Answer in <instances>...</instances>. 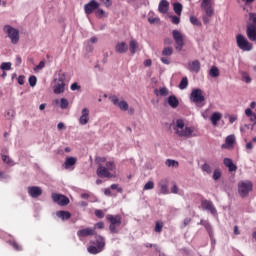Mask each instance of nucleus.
Segmentation results:
<instances>
[{
    "label": "nucleus",
    "mask_w": 256,
    "mask_h": 256,
    "mask_svg": "<svg viewBox=\"0 0 256 256\" xmlns=\"http://www.w3.org/2000/svg\"><path fill=\"white\" fill-rule=\"evenodd\" d=\"M18 83H19V85H25V76L20 75L18 77Z\"/></svg>",
    "instance_id": "bf43d9fd"
},
{
    "label": "nucleus",
    "mask_w": 256,
    "mask_h": 256,
    "mask_svg": "<svg viewBox=\"0 0 256 256\" xmlns=\"http://www.w3.org/2000/svg\"><path fill=\"white\" fill-rule=\"evenodd\" d=\"M190 23H192V25H196V27H201V21H199L195 16L190 17Z\"/></svg>",
    "instance_id": "a18cd8bd"
},
{
    "label": "nucleus",
    "mask_w": 256,
    "mask_h": 256,
    "mask_svg": "<svg viewBox=\"0 0 256 256\" xmlns=\"http://www.w3.org/2000/svg\"><path fill=\"white\" fill-rule=\"evenodd\" d=\"M171 19L174 25H179V23H181V18H179L178 16H171Z\"/></svg>",
    "instance_id": "6e6d98bb"
},
{
    "label": "nucleus",
    "mask_w": 256,
    "mask_h": 256,
    "mask_svg": "<svg viewBox=\"0 0 256 256\" xmlns=\"http://www.w3.org/2000/svg\"><path fill=\"white\" fill-rule=\"evenodd\" d=\"M236 43L242 51H251V49H253V44H251L242 34L236 36Z\"/></svg>",
    "instance_id": "423d86ee"
},
{
    "label": "nucleus",
    "mask_w": 256,
    "mask_h": 256,
    "mask_svg": "<svg viewBox=\"0 0 256 256\" xmlns=\"http://www.w3.org/2000/svg\"><path fill=\"white\" fill-rule=\"evenodd\" d=\"M77 164V158L75 157H67L65 162H64V168L65 169H71L73 165Z\"/></svg>",
    "instance_id": "c85d7f7f"
},
{
    "label": "nucleus",
    "mask_w": 256,
    "mask_h": 256,
    "mask_svg": "<svg viewBox=\"0 0 256 256\" xmlns=\"http://www.w3.org/2000/svg\"><path fill=\"white\" fill-rule=\"evenodd\" d=\"M213 179H214V181H219V179H221V170H219V169L214 170Z\"/></svg>",
    "instance_id": "de8ad7c7"
},
{
    "label": "nucleus",
    "mask_w": 256,
    "mask_h": 256,
    "mask_svg": "<svg viewBox=\"0 0 256 256\" xmlns=\"http://www.w3.org/2000/svg\"><path fill=\"white\" fill-rule=\"evenodd\" d=\"M96 245V247L103 251L105 249V238L103 236H96Z\"/></svg>",
    "instance_id": "72a5a7b5"
},
{
    "label": "nucleus",
    "mask_w": 256,
    "mask_h": 256,
    "mask_svg": "<svg viewBox=\"0 0 256 256\" xmlns=\"http://www.w3.org/2000/svg\"><path fill=\"white\" fill-rule=\"evenodd\" d=\"M139 49V43L135 40H131L129 43V50L132 55H135L137 53V50Z\"/></svg>",
    "instance_id": "7c9ffc66"
},
{
    "label": "nucleus",
    "mask_w": 256,
    "mask_h": 256,
    "mask_svg": "<svg viewBox=\"0 0 256 256\" xmlns=\"http://www.w3.org/2000/svg\"><path fill=\"white\" fill-rule=\"evenodd\" d=\"M173 7H174V13H176V15H181L183 11V5L177 2V3H174Z\"/></svg>",
    "instance_id": "f704fd0d"
},
{
    "label": "nucleus",
    "mask_w": 256,
    "mask_h": 256,
    "mask_svg": "<svg viewBox=\"0 0 256 256\" xmlns=\"http://www.w3.org/2000/svg\"><path fill=\"white\" fill-rule=\"evenodd\" d=\"M165 165L167 167H179V162L175 161V160H171V159H167L166 162H165Z\"/></svg>",
    "instance_id": "ea45409f"
},
{
    "label": "nucleus",
    "mask_w": 256,
    "mask_h": 256,
    "mask_svg": "<svg viewBox=\"0 0 256 256\" xmlns=\"http://www.w3.org/2000/svg\"><path fill=\"white\" fill-rule=\"evenodd\" d=\"M87 250H88V253H91V255H97V253H101V251H103V250H100V248L97 246H89Z\"/></svg>",
    "instance_id": "e433bc0d"
},
{
    "label": "nucleus",
    "mask_w": 256,
    "mask_h": 256,
    "mask_svg": "<svg viewBox=\"0 0 256 256\" xmlns=\"http://www.w3.org/2000/svg\"><path fill=\"white\" fill-rule=\"evenodd\" d=\"M9 245H11V247H13V249H15V251H23V247H21V245H19V243H17V241L15 240H10L8 241Z\"/></svg>",
    "instance_id": "c9c22d12"
},
{
    "label": "nucleus",
    "mask_w": 256,
    "mask_h": 256,
    "mask_svg": "<svg viewBox=\"0 0 256 256\" xmlns=\"http://www.w3.org/2000/svg\"><path fill=\"white\" fill-rule=\"evenodd\" d=\"M3 31L8 35L13 45H17L19 43V30L13 28L11 25H5Z\"/></svg>",
    "instance_id": "39448f33"
},
{
    "label": "nucleus",
    "mask_w": 256,
    "mask_h": 256,
    "mask_svg": "<svg viewBox=\"0 0 256 256\" xmlns=\"http://www.w3.org/2000/svg\"><path fill=\"white\" fill-rule=\"evenodd\" d=\"M154 93H155V95L157 96V97H159V95L161 96V97H167V95H169V89H167V87H163V88H160L159 90H155L154 91Z\"/></svg>",
    "instance_id": "473e14b6"
},
{
    "label": "nucleus",
    "mask_w": 256,
    "mask_h": 256,
    "mask_svg": "<svg viewBox=\"0 0 256 256\" xmlns=\"http://www.w3.org/2000/svg\"><path fill=\"white\" fill-rule=\"evenodd\" d=\"M158 186L160 187V195H169V182L167 180H161Z\"/></svg>",
    "instance_id": "aec40b11"
},
{
    "label": "nucleus",
    "mask_w": 256,
    "mask_h": 256,
    "mask_svg": "<svg viewBox=\"0 0 256 256\" xmlns=\"http://www.w3.org/2000/svg\"><path fill=\"white\" fill-rule=\"evenodd\" d=\"M199 225H203V227H205L206 231L208 232V234L213 235V228L211 227V223H209V221L207 220H201Z\"/></svg>",
    "instance_id": "2f4dec72"
},
{
    "label": "nucleus",
    "mask_w": 256,
    "mask_h": 256,
    "mask_svg": "<svg viewBox=\"0 0 256 256\" xmlns=\"http://www.w3.org/2000/svg\"><path fill=\"white\" fill-rule=\"evenodd\" d=\"M159 13H167L169 11V2L167 0H161L158 6Z\"/></svg>",
    "instance_id": "393cba45"
},
{
    "label": "nucleus",
    "mask_w": 256,
    "mask_h": 256,
    "mask_svg": "<svg viewBox=\"0 0 256 256\" xmlns=\"http://www.w3.org/2000/svg\"><path fill=\"white\" fill-rule=\"evenodd\" d=\"M99 9V2H96L95 0H91L89 3L84 5V11L86 15H91L93 11H97Z\"/></svg>",
    "instance_id": "2eb2a0df"
},
{
    "label": "nucleus",
    "mask_w": 256,
    "mask_h": 256,
    "mask_svg": "<svg viewBox=\"0 0 256 256\" xmlns=\"http://www.w3.org/2000/svg\"><path fill=\"white\" fill-rule=\"evenodd\" d=\"M212 17V16H208L207 14H205L203 17H202V20H203V23L204 25H208L209 23V18Z\"/></svg>",
    "instance_id": "052dcab7"
},
{
    "label": "nucleus",
    "mask_w": 256,
    "mask_h": 256,
    "mask_svg": "<svg viewBox=\"0 0 256 256\" xmlns=\"http://www.w3.org/2000/svg\"><path fill=\"white\" fill-rule=\"evenodd\" d=\"M104 194H105L107 197H111V189L106 188V189L104 190Z\"/></svg>",
    "instance_id": "774afa93"
},
{
    "label": "nucleus",
    "mask_w": 256,
    "mask_h": 256,
    "mask_svg": "<svg viewBox=\"0 0 256 256\" xmlns=\"http://www.w3.org/2000/svg\"><path fill=\"white\" fill-rule=\"evenodd\" d=\"M246 35L249 41H256V27L255 26H246Z\"/></svg>",
    "instance_id": "6ab92c4d"
},
{
    "label": "nucleus",
    "mask_w": 256,
    "mask_h": 256,
    "mask_svg": "<svg viewBox=\"0 0 256 256\" xmlns=\"http://www.w3.org/2000/svg\"><path fill=\"white\" fill-rule=\"evenodd\" d=\"M52 200L54 203H57V205H60V207L69 205V199L67 196L62 194L52 193Z\"/></svg>",
    "instance_id": "f8f14e48"
},
{
    "label": "nucleus",
    "mask_w": 256,
    "mask_h": 256,
    "mask_svg": "<svg viewBox=\"0 0 256 256\" xmlns=\"http://www.w3.org/2000/svg\"><path fill=\"white\" fill-rule=\"evenodd\" d=\"M243 80L245 81V83H249L251 81V77L249 76V74L247 73H243L242 74Z\"/></svg>",
    "instance_id": "4d7b16f0"
},
{
    "label": "nucleus",
    "mask_w": 256,
    "mask_h": 256,
    "mask_svg": "<svg viewBox=\"0 0 256 256\" xmlns=\"http://www.w3.org/2000/svg\"><path fill=\"white\" fill-rule=\"evenodd\" d=\"M209 75L210 77H219V68H217V66H212Z\"/></svg>",
    "instance_id": "58836bf2"
},
{
    "label": "nucleus",
    "mask_w": 256,
    "mask_h": 256,
    "mask_svg": "<svg viewBox=\"0 0 256 256\" xmlns=\"http://www.w3.org/2000/svg\"><path fill=\"white\" fill-rule=\"evenodd\" d=\"M57 217H59V219H62V221H68V219H71V212L69 211H57L56 212Z\"/></svg>",
    "instance_id": "cd10ccee"
},
{
    "label": "nucleus",
    "mask_w": 256,
    "mask_h": 256,
    "mask_svg": "<svg viewBox=\"0 0 256 256\" xmlns=\"http://www.w3.org/2000/svg\"><path fill=\"white\" fill-rule=\"evenodd\" d=\"M70 89H71V91H77V89H80V86H79V84H77V83H73V84L70 86Z\"/></svg>",
    "instance_id": "e2e57ef3"
},
{
    "label": "nucleus",
    "mask_w": 256,
    "mask_h": 256,
    "mask_svg": "<svg viewBox=\"0 0 256 256\" xmlns=\"http://www.w3.org/2000/svg\"><path fill=\"white\" fill-rule=\"evenodd\" d=\"M95 15H96V17L101 18V17H103V15H105V11L103 9L97 8L96 12H95Z\"/></svg>",
    "instance_id": "864d4df0"
},
{
    "label": "nucleus",
    "mask_w": 256,
    "mask_h": 256,
    "mask_svg": "<svg viewBox=\"0 0 256 256\" xmlns=\"http://www.w3.org/2000/svg\"><path fill=\"white\" fill-rule=\"evenodd\" d=\"M102 3H104L105 7H111L113 5V2L111 0H100Z\"/></svg>",
    "instance_id": "680f3d73"
},
{
    "label": "nucleus",
    "mask_w": 256,
    "mask_h": 256,
    "mask_svg": "<svg viewBox=\"0 0 256 256\" xmlns=\"http://www.w3.org/2000/svg\"><path fill=\"white\" fill-rule=\"evenodd\" d=\"M172 37L176 43V51H183V47H185V38H183V34L179 30H173Z\"/></svg>",
    "instance_id": "0eeeda50"
},
{
    "label": "nucleus",
    "mask_w": 256,
    "mask_h": 256,
    "mask_svg": "<svg viewBox=\"0 0 256 256\" xmlns=\"http://www.w3.org/2000/svg\"><path fill=\"white\" fill-rule=\"evenodd\" d=\"M190 101L196 105H201L205 101V96L203 95V90L197 88L193 89L190 94Z\"/></svg>",
    "instance_id": "6e6552de"
},
{
    "label": "nucleus",
    "mask_w": 256,
    "mask_h": 256,
    "mask_svg": "<svg viewBox=\"0 0 256 256\" xmlns=\"http://www.w3.org/2000/svg\"><path fill=\"white\" fill-rule=\"evenodd\" d=\"M246 27H256V13H249V18L246 23Z\"/></svg>",
    "instance_id": "c756f323"
},
{
    "label": "nucleus",
    "mask_w": 256,
    "mask_h": 256,
    "mask_svg": "<svg viewBox=\"0 0 256 256\" xmlns=\"http://www.w3.org/2000/svg\"><path fill=\"white\" fill-rule=\"evenodd\" d=\"M56 84L54 85V93L59 95L65 92V75H59L58 79H55Z\"/></svg>",
    "instance_id": "9b49d317"
},
{
    "label": "nucleus",
    "mask_w": 256,
    "mask_h": 256,
    "mask_svg": "<svg viewBox=\"0 0 256 256\" xmlns=\"http://www.w3.org/2000/svg\"><path fill=\"white\" fill-rule=\"evenodd\" d=\"M128 50H129V47L127 46V43L119 42L116 44V47H115L116 53H127Z\"/></svg>",
    "instance_id": "5701e85b"
},
{
    "label": "nucleus",
    "mask_w": 256,
    "mask_h": 256,
    "mask_svg": "<svg viewBox=\"0 0 256 256\" xmlns=\"http://www.w3.org/2000/svg\"><path fill=\"white\" fill-rule=\"evenodd\" d=\"M173 40H171L170 38H166L164 39V45H172Z\"/></svg>",
    "instance_id": "338daca9"
},
{
    "label": "nucleus",
    "mask_w": 256,
    "mask_h": 256,
    "mask_svg": "<svg viewBox=\"0 0 256 256\" xmlns=\"http://www.w3.org/2000/svg\"><path fill=\"white\" fill-rule=\"evenodd\" d=\"M110 189L117 190L118 193H123V188L119 187V184H112Z\"/></svg>",
    "instance_id": "603ef678"
},
{
    "label": "nucleus",
    "mask_w": 256,
    "mask_h": 256,
    "mask_svg": "<svg viewBox=\"0 0 256 256\" xmlns=\"http://www.w3.org/2000/svg\"><path fill=\"white\" fill-rule=\"evenodd\" d=\"M93 235H97V232L91 227H87L77 231V237H79V239L83 237H93Z\"/></svg>",
    "instance_id": "4468645a"
},
{
    "label": "nucleus",
    "mask_w": 256,
    "mask_h": 256,
    "mask_svg": "<svg viewBox=\"0 0 256 256\" xmlns=\"http://www.w3.org/2000/svg\"><path fill=\"white\" fill-rule=\"evenodd\" d=\"M174 131L178 137H191L193 135V128L185 127V122L182 119L176 121Z\"/></svg>",
    "instance_id": "f03ea898"
},
{
    "label": "nucleus",
    "mask_w": 256,
    "mask_h": 256,
    "mask_svg": "<svg viewBox=\"0 0 256 256\" xmlns=\"http://www.w3.org/2000/svg\"><path fill=\"white\" fill-rule=\"evenodd\" d=\"M201 10L204 11L205 15L208 17H213V15H215V9H213L211 0H202Z\"/></svg>",
    "instance_id": "1a4fd4ad"
},
{
    "label": "nucleus",
    "mask_w": 256,
    "mask_h": 256,
    "mask_svg": "<svg viewBox=\"0 0 256 256\" xmlns=\"http://www.w3.org/2000/svg\"><path fill=\"white\" fill-rule=\"evenodd\" d=\"M171 55H173V47H164L162 50V57L160 61L164 65H171Z\"/></svg>",
    "instance_id": "9d476101"
},
{
    "label": "nucleus",
    "mask_w": 256,
    "mask_h": 256,
    "mask_svg": "<svg viewBox=\"0 0 256 256\" xmlns=\"http://www.w3.org/2000/svg\"><path fill=\"white\" fill-rule=\"evenodd\" d=\"M201 169L204 173H207V175H211V173L213 172V170L211 169V165H209L208 163H204L201 166Z\"/></svg>",
    "instance_id": "4c0bfd02"
},
{
    "label": "nucleus",
    "mask_w": 256,
    "mask_h": 256,
    "mask_svg": "<svg viewBox=\"0 0 256 256\" xmlns=\"http://www.w3.org/2000/svg\"><path fill=\"white\" fill-rule=\"evenodd\" d=\"M107 221L110 223L109 225V230L110 233H119V230H117V227H121V221H122V217L121 215H111L108 214L106 216Z\"/></svg>",
    "instance_id": "7ed1b4c3"
},
{
    "label": "nucleus",
    "mask_w": 256,
    "mask_h": 256,
    "mask_svg": "<svg viewBox=\"0 0 256 256\" xmlns=\"http://www.w3.org/2000/svg\"><path fill=\"white\" fill-rule=\"evenodd\" d=\"M28 193L33 199H37L43 195V190L39 186H32L28 188Z\"/></svg>",
    "instance_id": "f3484780"
},
{
    "label": "nucleus",
    "mask_w": 256,
    "mask_h": 256,
    "mask_svg": "<svg viewBox=\"0 0 256 256\" xmlns=\"http://www.w3.org/2000/svg\"><path fill=\"white\" fill-rule=\"evenodd\" d=\"M188 70L191 73H199L201 71V62L199 60H194L188 64Z\"/></svg>",
    "instance_id": "a211bd4d"
},
{
    "label": "nucleus",
    "mask_w": 256,
    "mask_h": 256,
    "mask_svg": "<svg viewBox=\"0 0 256 256\" xmlns=\"http://www.w3.org/2000/svg\"><path fill=\"white\" fill-rule=\"evenodd\" d=\"M0 69L2 71H11V62H3L1 65H0Z\"/></svg>",
    "instance_id": "37998d69"
},
{
    "label": "nucleus",
    "mask_w": 256,
    "mask_h": 256,
    "mask_svg": "<svg viewBox=\"0 0 256 256\" xmlns=\"http://www.w3.org/2000/svg\"><path fill=\"white\" fill-rule=\"evenodd\" d=\"M222 117H223V114H221V112H214L210 117V121L212 125L217 126V123L221 121Z\"/></svg>",
    "instance_id": "bb28decb"
},
{
    "label": "nucleus",
    "mask_w": 256,
    "mask_h": 256,
    "mask_svg": "<svg viewBox=\"0 0 256 256\" xmlns=\"http://www.w3.org/2000/svg\"><path fill=\"white\" fill-rule=\"evenodd\" d=\"M92 229H94V231H95V229H105V223H103V222H98V223H96V224L94 225V228H92Z\"/></svg>",
    "instance_id": "5fc2aeb1"
},
{
    "label": "nucleus",
    "mask_w": 256,
    "mask_h": 256,
    "mask_svg": "<svg viewBox=\"0 0 256 256\" xmlns=\"http://www.w3.org/2000/svg\"><path fill=\"white\" fill-rule=\"evenodd\" d=\"M235 145V135H229L225 139V143L222 145V149H231Z\"/></svg>",
    "instance_id": "412c9836"
},
{
    "label": "nucleus",
    "mask_w": 256,
    "mask_h": 256,
    "mask_svg": "<svg viewBox=\"0 0 256 256\" xmlns=\"http://www.w3.org/2000/svg\"><path fill=\"white\" fill-rule=\"evenodd\" d=\"M167 103L172 107V109H177L179 107V99H177V96L175 95L169 96Z\"/></svg>",
    "instance_id": "b1692460"
},
{
    "label": "nucleus",
    "mask_w": 256,
    "mask_h": 256,
    "mask_svg": "<svg viewBox=\"0 0 256 256\" xmlns=\"http://www.w3.org/2000/svg\"><path fill=\"white\" fill-rule=\"evenodd\" d=\"M60 107L61 109H67L69 107V101L65 98L60 100Z\"/></svg>",
    "instance_id": "49530a36"
},
{
    "label": "nucleus",
    "mask_w": 256,
    "mask_h": 256,
    "mask_svg": "<svg viewBox=\"0 0 256 256\" xmlns=\"http://www.w3.org/2000/svg\"><path fill=\"white\" fill-rule=\"evenodd\" d=\"M94 215L98 218V219H103V217H105V212H103V210H95Z\"/></svg>",
    "instance_id": "8fccbe9b"
},
{
    "label": "nucleus",
    "mask_w": 256,
    "mask_h": 256,
    "mask_svg": "<svg viewBox=\"0 0 256 256\" xmlns=\"http://www.w3.org/2000/svg\"><path fill=\"white\" fill-rule=\"evenodd\" d=\"M201 207L202 209H204L205 211H210V213L212 215H215L217 213V209L215 208V206L213 205V202L209 201V200H202L201 202Z\"/></svg>",
    "instance_id": "dca6fc26"
},
{
    "label": "nucleus",
    "mask_w": 256,
    "mask_h": 256,
    "mask_svg": "<svg viewBox=\"0 0 256 256\" xmlns=\"http://www.w3.org/2000/svg\"><path fill=\"white\" fill-rule=\"evenodd\" d=\"M251 191H253V182L246 180L238 183V193L240 197H249V193H251Z\"/></svg>",
    "instance_id": "20e7f679"
},
{
    "label": "nucleus",
    "mask_w": 256,
    "mask_h": 256,
    "mask_svg": "<svg viewBox=\"0 0 256 256\" xmlns=\"http://www.w3.org/2000/svg\"><path fill=\"white\" fill-rule=\"evenodd\" d=\"M189 85V80L187 79V77L182 78L180 84H179V89L183 90L186 87H188Z\"/></svg>",
    "instance_id": "a19ab883"
},
{
    "label": "nucleus",
    "mask_w": 256,
    "mask_h": 256,
    "mask_svg": "<svg viewBox=\"0 0 256 256\" xmlns=\"http://www.w3.org/2000/svg\"><path fill=\"white\" fill-rule=\"evenodd\" d=\"M115 169H116L115 162L108 161L106 162V166H103L101 164L98 165L96 174L98 175V177L111 179L115 177V175L111 174L110 171H115Z\"/></svg>",
    "instance_id": "f257e3e1"
},
{
    "label": "nucleus",
    "mask_w": 256,
    "mask_h": 256,
    "mask_svg": "<svg viewBox=\"0 0 256 256\" xmlns=\"http://www.w3.org/2000/svg\"><path fill=\"white\" fill-rule=\"evenodd\" d=\"M189 223H191V218H185L183 221V227H187V225H189Z\"/></svg>",
    "instance_id": "69168bd1"
},
{
    "label": "nucleus",
    "mask_w": 256,
    "mask_h": 256,
    "mask_svg": "<svg viewBox=\"0 0 256 256\" xmlns=\"http://www.w3.org/2000/svg\"><path fill=\"white\" fill-rule=\"evenodd\" d=\"M29 85H30V87H35V85H37V77L36 76L29 77Z\"/></svg>",
    "instance_id": "3c124183"
},
{
    "label": "nucleus",
    "mask_w": 256,
    "mask_h": 256,
    "mask_svg": "<svg viewBox=\"0 0 256 256\" xmlns=\"http://www.w3.org/2000/svg\"><path fill=\"white\" fill-rule=\"evenodd\" d=\"M80 125H87L89 123V109L84 108L82 110V115L79 119Z\"/></svg>",
    "instance_id": "4be33fe9"
},
{
    "label": "nucleus",
    "mask_w": 256,
    "mask_h": 256,
    "mask_svg": "<svg viewBox=\"0 0 256 256\" xmlns=\"http://www.w3.org/2000/svg\"><path fill=\"white\" fill-rule=\"evenodd\" d=\"M2 161L7 165H13V160H11V158L7 155L2 154Z\"/></svg>",
    "instance_id": "09e8293b"
},
{
    "label": "nucleus",
    "mask_w": 256,
    "mask_h": 256,
    "mask_svg": "<svg viewBox=\"0 0 256 256\" xmlns=\"http://www.w3.org/2000/svg\"><path fill=\"white\" fill-rule=\"evenodd\" d=\"M110 101L115 105L116 107H119L121 111H127L129 109V104L125 101H119V98L117 96H111Z\"/></svg>",
    "instance_id": "ddd939ff"
},
{
    "label": "nucleus",
    "mask_w": 256,
    "mask_h": 256,
    "mask_svg": "<svg viewBox=\"0 0 256 256\" xmlns=\"http://www.w3.org/2000/svg\"><path fill=\"white\" fill-rule=\"evenodd\" d=\"M155 233H161L163 231V222L157 221L154 228Z\"/></svg>",
    "instance_id": "c03bdc74"
},
{
    "label": "nucleus",
    "mask_w": 256,
    "mask_h": 256,
    "mask_svg": "<svg viewBox=\"0 0 256 256\" xmlns=\"http://www.w3.org/2000/svg\"><path fill=\"white\" fill-rule=\"evenodd\" d=\"M151 189H155V182L153 181H148L143 188V191H149Z\"/></svg>",
    "instance_id": "79ce46f5"
},
{
    "label": "nucleus",
    "mask_w": 256,
    "mask_h": 256,
    "mask_svg": "<svg viewBox=\"0 0 256 256\" xmlns=\"http://www.w3.org/2000/svg\"><path fill=\"white\" fill-rule=\"evenodd\" d=\"M223 163L225 167H228L230 172L237 171V165L233 163V160H231V158H224Z\"/></svg>",
    "instance_id": "a878e982"
},
{
    "label": "nucleus",
    "mask_w": 256,
    "mask_h": 256,
    "mask_svg": "<svg viewBox=\"0 0 256 256\" xmlns=\"http://www.w3.org/2000/svg\"><path fill=\"white\" fill-rule=\"evenodd\" d=\"M171 193L177 194L179 193V187L174 184V186L171 188Z\"/></svg>",
    "instance_id": "0e129e2a"
},
{
    "label": "nucleus",
    "mask_w": 256,
    "mask_h": 256,
    "mask_svg": "<svg viewBox=\"0 0 256 256\" xmlns=\"http://www.w3.org/2000/svg\"><path fill=\"white\" fill-rule=\"evenodd\" d=\"M21 63H23V60L21 59V57L20 56H16V59H15L16 67H19V65H21Z\"/></svg>",
    "instance_id": "13d9d810"
}]
</instances>
